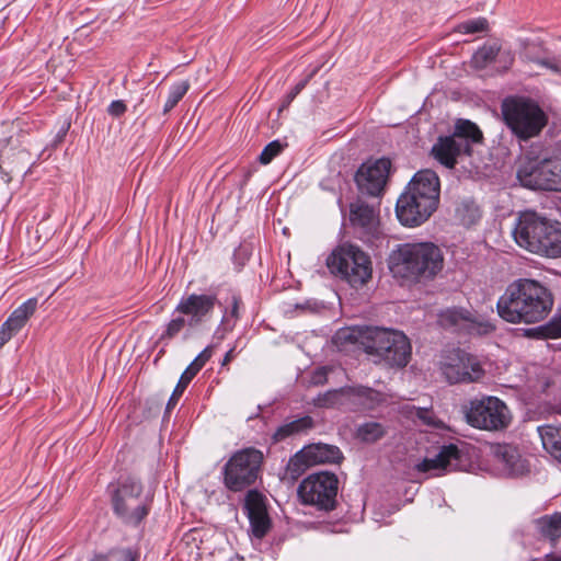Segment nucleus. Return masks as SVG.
Segmentation results:
<instances>
[{
	"instance_id": "nucleus-30",
	"label": "nucleus",
	"mask_w": 561,
	"mask_h": 561,
	"mask_svg": "<svg viewBox=\"0 0 561 561\" xmlns=\"http://www.w3.org/2000/svg\"><path fill=\"white\" fill-rule=\"evenodd\" d=\"M499 51L500 47L496 44L484 45L479 48L472 56V65L477 69L485 68L496 58Z\"/></svg>"
},
{
	"instance_id": "nucleus-29",
	"label": "nucleus",
	"mask_w": 561,
	"mask_h": 561,
	"mask_svg": "<svg viewBox=\"0 0 561 561\" xmlns=\"http://www.w3.org/2000/svg\"><path fill=\"white\" fill-rule=\"evenodd\" d=\"M348 388L327 391L314 399V404L320 408L348 407Z\"/></svg>"
},
{
	"instance_id": "nucleus-14",
	"label": "nucleus",
	"mask_w": 561,
	"mask_h": 561,
	"mask_svg": "<svg viewBox=\"0 0 561 561\" xmlns=\"http://www.w3.org/2000/svg\"><path fill=\"white\" fill-rule=\"evenodd\" d=\"M439 370L449 383L474 382L484 370L477 357L461 350H450L442 354Z\"/></svg>"
},
{
	"instance_id": "nucleus-10",
	"label": "nucleus",
	"mask_w": 561,
	"mask_h": 561,
	"mask_svg": "<svg viewBox=\"0 0 561 561\" xmlns=\"http://www.w3.org/2000/svg\"><path fill=\"white\" fill-rule=\"evenodd\" d=\"M517 179L527 188L561 192V158L554 151L540 161L524 162L517 170Z\"/></svg>"
},
{
	"instance_id": "nucleus-38",
	"label": "nucleus",
	"mask_w": 561,
	"mask_h": 561,
	"mask_svg": "<svg viewBox=\"0 0 561 561\" xmlns=\"http://www.w3.org/2000/svg\"><path fill=\"white\" fill-rule=\"evenodd\" d=\"M417 416L424 424L433 427H442L444 424L439 421L432 411L426 409H419Z\"/></svg>"
},
{
	"instance_id": "nucleus-45",
	"label": "nucleus",
	"mask_w": 561,
	"mask_h": 561,
	"mask_svg": "<svg viewBox=\"0 0 561 561\" xmlns=\"http://www.w3.org/2000/svg\"><path fill=\"white\" fill-rule=\"evenodd\" d=\"M0 171L2 172L3 176L2 179L4 180V182L9 183L11 181V175L10 173L13 171V170H10V171H5L4 170V161H2L0 163Z\"/></svg>"
},
{
	"instance_id": "nucleus-48",
	"label": "nucleus",
	"mask_w": 561,
	"mask_h": 561,
	"mask_svg": "<svg viewBox=\"0 0 561 561\" xmlns=\"http://www.w3.org/2000/svg\"><path fill=\"white\" fill-rule=\"evenodd\" d=\"M91 561H107V558L105 556L99 554L95 556ZM128 561H135L130 553H128Z\"/></svg>"
},
{
	"instance_id": "nucleus-43",
	"label": "nucleus",
	"mask_w": 561,
	"mask_h": 561,
	"mask_svg": "<svg viewBox=\"0 0 561 561\" xmlns=\"http://www.w3.org/2000/svg\"><path fill=\"white\" fill-rule=\"evenodd\" d=\"M328 371H329V369L327 367L318 368L312 374L311 383H313V385H322L323 382H325L327 381Z\"/></svg>"
},
{
	"instance_id": "nucleus-21",
	"label": "nucleus",
	"mask_w": 561,
	"mask_h": 561,
	"mask_svg": "<svg viewBox=\"0 0 561 561\" xmlns=\"http://www.w3.org/2000/svg\"><path fill=\"white\" fill-rule=\"evenodd\" d=\"M37 308V299L30 298L19 306L0 328V348H2L26 324Z\"/></svg>"
},
{
	"instance_id": "nucleus-32",
	"label": "nucleus",
	"mask_w": 561,
	"mask_h": 561,
	"mask_svg": "<svg viewBox=\"0 0 561 561\" xmlns=\"http://www.w3.org/2000/svg\"><path fill=\"white\" fill-rule=\"evenodd\" d=\"M468 320L469 321L466 325V331H468L470 334L486 335L495 330V327L492 322L473 317L471 313H469Z\"/></svg>"
},
{
	"instance_id": "nucleus-1",
	"label": "nucleus",
	"mask_w": 561,
	"mask_h": 561,
	"mask_svg": "<svg viewBox=\"0 0 561 561\" xmlns=\"http://www.w3.org/2000/svg\"><path fill=\"white\" fill-rule=\"evenodd\" d=\"M334 343L340 347L360 344L375 363L390 367H405L411 357V344L405 334L386 328H343L334 335Z\"/></svg>"
},
{
	"instance_id": "nucleus-51",
	"label": "nucleus",
	"mask_w": 561,
	"mask_h": 561,
	"mask_svg": "<svg viewBox=\"0 0 561 561\" xmlns=\"http://www.w3.org/2000/svg\"><path fill=\"white\" fill-rule=\"evenodd\" d=\"M543 561H561V557L556 554H547Z\"/></svg>"
},
{
	"instance_id": "nucleus-6",
	"label": "nucleus",
	"mask_w": 561,
	"mask_h": 561,
	"mask_svg": "<svg viewBox=\"0 0 561 561\" xmlns=\"http://www.w3.org/2000/svg\"><path fill=\"white\" fill-rule=\"evenodd\" d=\"M483 139L480 128L468 119H458L453 135L439 137L432 148L433 157L448 169L471 156V146Z\"/></svg>"
},
{
	"instance_id": "nucleus-3",
	"label": "nucleus",
	"mask_w": 561,
	"mask_h": 561,
	"mask_svg": "<svg viewBox=\"0 0 561 561\" xmlns=\"http://www.w3.org/2000/svg\"><path fill=\"white\" fill-rule=\"evenodd\" d=\"M440 194L438 175L430 170L414 174L396 205L399 221L407 227H417L437 209Z\"/></svg>"
},
{
	"instance_id": "nucleus-24",
	"label": "nucleus",
	"mask_w": 561,
	"mask_h": 561,
	"mask_svg": "<svg viewBox=\"0 0 561 561\" xmlns=\"http://www.w3.org/2000/svg\"><path fill=\"white\" fill-rule=\"evenodd\" d=\"M538 433L543 449L561 462V426H539Z\"/></svg>"
},
{
	"instance_id": "nucleus-16",
	"label": "nucleus",
	"mask_w": 561,
	"mask_h": 561,
	"mask_svg": "<svg viewBox=\"0 0 561 561\" xmlns=\"http://www.w3.org/2000/svg\"><path fill=\"white\" fill-rule=\"evenodd\" d=\"M390 167V160L385 158L362 164L355 175L359 191L370 196H379L385 188Z\"/></svg>"
},
{
	"instance_id": "nucleus-52",
	"label": "nucleus",
	"mask_w": 561,
	"mask_h": 561,
	"mask_svg": "<svg viewBox=\"0 0 561 561\" xmlns=\"http://www.w3.org/2000/svg\"><path fill=\"white\" fill-rule=\"evenodd\" d=\"M554 151L559 154V157L561 158V140L558 141L557 146H556V149Z\"/></svg>"
},
{
	"instance_id": "nucleus-26",
	"label": "nucleus",
	"mask_w": 561,
	"mask_h": 561,
	"mask_svg": "<svg viewBox=\"0 0 561 561\" xmlns=\"http://www.w3.org/2000/svg\"><path fill=\"white\" fill-rule=\"evenodd\" d=\"M455 217L461 225L470 227L480 220L481 210L473 201L465 199L457 204Z\"/></svg>"
},
{
	"instance_id": "nucleus-22",
	"label": "nucleus",
	"mask_w": 561,
	"mask_h": 561,
	"mask_svg": "<svg viewBox=\"0 0 561 561\" xmlns=\"http://www.w3.org/2000/svg\"><path fill=\"white\" fill-rule=\"evenodd\" d=\"M350 220L353 226L362 228L367 236L379 233V216L375 206L357 199L350 206Z\"/></svg>"
},
{
	"instance_id": "nucleus-37",
	"label": "nucleus",
	"mask_w": 561,
	"mask_h": 561,
	"mask_svg": "<svg viewBox=\"0 0 561 561\" xmlns=\"http://www.w3.org/2000/svg\"><path fill=\"white\" fill-rule=\"evenodd\" d=\"M537 65L545 67L553 73L561 75V57H547L534 60Z\"/></svg>"
},
{
	"instance_id": "nucleus-8",
	"label": "nucleus",
	"mask_w": 561,
	"mask_h": 561,
	"mask_svg": "<svg viewBox=\"0 0 561 561\" xmlns=\"http://www.w3.org/2000/svg\"><path fill=\"white\" fill-rule=\"evenodd\" d=\"M327 265L332 274L341 276L355 288L365 285L371 278L369 256L353 244H344L334 250L327 259Z\"/></svg>"
},
{
	"instance_id": "nucleus-23",
	"label": "nucleus",
	"mask_w": 561,
	"mask_h": 561,
	"mask_svg": "<svg viewBox=\"0 0 561 561\" xmlns=\"http://www.w3.org/2000/svg\"><path fill=\"white\" fill-rule=\"evenodd\" d=\"M347 388V400L351 408L370 410L385 401V396L371 388L363 386Z\"/></svg>"
},
{
	"instance_id": "nucleus-49",
	"label": "nucleus",
	"mask_w": 561,
	"mask_h": 561,
	"mask_svg": "<svg viewBox=\"0 0 561 561\" xmlns=\"http://www.w3.org/2000/svg\"><path fill=\"white\" fill-rule=\"evenodd\" d=\"M178 401H179V399L173 398V396H171L168 401V404H167V410L168 411L172 410L176 405Z\"/></svg>"
},
{
	"instance_id": "nucleus-20",
	"label": "nucleus",
	"mask_w": 561,
	"mask_h": 561,
	"mask_svg": "<svg viewBox=\"0 0 561 561\" xmlns=\"http://www.w3.org/2000/svg\"><path fill=\"white\" fill-rule=\"evenodd\" d=\"M244 510L250 520L252 535L259 539L263 538L271 526L263 495L257 491H249Z\"/></svg>"
},
{
	"instance_id": "nucleus-19",
	"label": "nucleus",
	"mask_w": 561,
	"mask_h": 561,
	"mask_svg": "<svg viewBox=\"0 0 561 561\" xmlns=\"http://www.w3.org/2000/svg\"><path fill=\"white\" fill-rule=\"evenodd\" d=\"M492 454L496 462L502 466L507 474L518 477L529 472V461L517 446L497 444L492 447Z\"/></svg>"
},
{
	"instance_id": "nucleus-53",
	"label": "nucleus",
	"mask_w": 561,
	"mask_h": 561,
	"mask_svg": "<svg viewBox=\"0 0 561 561\" xmlns=\"http://www.w3.org/2000/svg\"><path fill=\"white\" fill-rule=\"evenodd\" d=\"M560 412H561V407H560Z\"/></svg>"
},
{
	"instance_id": "nucleus-2",
	"label": "nucleus",
	"mask_w": 561,
	"mask_h": 561,
	"mask_svg": "<svg viewBox=\"0 0 561 561\" xmlns=\"http://www.w3.org/2000/svg\"><path fill=\"white\" fill-rule=\"evenodd\" d=\"M552 306V295L545 286L533 279L520 278L506 287L496 309L506 322L531 324L545 320Z\"/></svg>"
},
{
	"instance_id": "nucleus-42",
	"label": "nucleus",
	"mask_w": 561,
	"mask_h": 561,
	"mask_svg": "<svg viewBox=\"0 0 561 561\" xmlns=\"http://www.w3.org/2000/svg\"><path fill=\"white\" fill-rule=\"evenodd\" d=\"M197 371L193 369L191 366H187V368L183 371V374L180 377V380L178 385L181 386V388L186 389L191 380L196 376Z\"/></svg>"
},
{
	"instance_id": "nucleus-7",
	"label": "nucleus",
	"mask_w": 561,
	"mask_h": 561,
	"mask_svg": "<svg viewBox=\"0 0 561 561\" xmlns=\"http://www.w3.org/2000/svg\"><path fill=\"white\" fill-rule=\"evenodd\" d=\"M505 124L520 140H528L540 134L547 124L543 111L525 98H508L502 103Z\"/></svg>"
},
{
	"instance_id": "nucleus-25",
	"label": "nucleus",
	"mask_w": 561,
	"mask_h": 561,
	"mask_svg": "<svg viewBox=\"0 0 561 561\" xmlns=\"http://www.w3.org/2000/svg\"><path fill=\"white\" fill-rule=\"evenodd\" d=\"M535 525L538 533L552 542L561 537V513L545 515L536 519Z\"/></svg>"
},
{
	"instance_id": "nucleus-13",
	"label": "nucleus",
	"mask_w": 561,
	"mask_h": 561,
	"mask_svg": "<svg viewBox=\"0 0 561 561\" xmlns=\"http://www.w3.org/2000/svg\"><path fill=\"white\" fill-rule=\"evenodd\" d=\"M337 486L339 480L334 473H312L300 482L298 495L304 504L331 511L335 506Z\"/></svg>"
},
{
	"instance_id": "nucleus-50",
	"label": "nucleus",
	"mask_w": 561,
	"mask_h": 561,
	"mask_svg": "<svg viewBox=\"0 0 561 561\" xmlns=\"http://www.w3.org/2000/svg\"><path fill=\"white\" fill-rule=\"evenodd\" d=\"M232 357H233V350L231 348L226 353L224 360H222V365H226L227 363H229L232 359Z\"/></svg>"
},
{
	"instance_id": "nucleus-41",
	"label": "nucleus",
	"mask_w": 561,
	"mask_h": 561,
	"mask_svg": "<svg viewBox=\"0 0 561 561\" xmlns=\"http://www.w3.org/2000/svg\"><path fill=\"white\" fill-rule=\"evenodd\" d=\"M127 107L121 100L113 101L108 107L107 113L114 117H119L126 112Z\"/></svg>"
},
{
	"instance_id": "nucleus-12",
	"label": "nucleus",
	"mask_w": 561,
	"mask_h": 561,
	"mask_svg": "<svg viewBox=\"0 0 561 561\" xmlns=\"http://www.w3.org/2000/svg\"><path fill=\"white\" fill-rule=\"evenodd\" d=\"M263 454L254 448L236 453L225 465V485L233 492L253 484L259 478Z\"/></svg>"
},
{
	"instance_id": "nucleus-31",
	"label": "nucleus",
	"mask_w": 561,
	"mask_h": 561,
	"mask_svg": "<svg viewBox=\"0 0 561 561\" xmlns=\"http://www.w3.org/2000/svg\"><path fill=\"white\" fill-rule=\"evenodd\" d=\"M190 89L188 81H180L170 87L168 99L163 106V113H169L186 94Z\"/></svg>"
},
{
	"instance_id": "nucleus-5",
	"label": "nucleus",
	"mask_w": 561,
	"mask_h": 561,
	"mask_svg": "<svg viewBox=\"0 0 561 561\" xmlns=\"http://www.w3.org/2000/svg\"><path fill=\"white\" fill-rule=\"evenodd\" d=\"M388 266L396 278H432L443 268V254L432 242L402 243L390 253Z\"/></svg>"
},
{
	"instance_id": "nucleus-4",
	"label": "nucleus",
	"mask_w": 561,
	"mask_h": 561,
	"mask_svg": "<svg viewBox=\"0 0 561 561\" xmlns=\"http://www.w3.org/2000/svg\"><path fill=\"white\" fill-rule=\"evenodd\" d=\"M514 241L522 249L547 257L561 256V222L550 220L536 211L518 214L512 230Z\"/></svg>"
},
{
	"instance_id": "nucleus-39",
	"label": "nucleus",
	"mask_w": 561,
	"mask_h": 561,
	"mask_svg": "<svg viewBox=\"0 0 561 561\" xmlns=\"http://www.w3.org/2000/svg\"><path fill=\"white\" fill-rule=\"evenodd\" d=\"M210 357L211 348L206 347L195 357V359L188 366H191L193 369H195V371L198 373L204 367V365L210 359Z\"/></svg>"
},
{
	"instance_id": "nucleus-28",
	"label": "nucleus",
	"mask_w": 561,
	"mask_h": 561,
	"mask_svg": "<svg viewBox=\"0 0 561 561\" xmlns=\"http://www.w3.org/2000/svg\"><path fill=\"white\" fill-rule=\"evenodd\" d=\"M312 426H313L312 419L310 416H304V417L294 420L289 423H286V424L279 426L275 431V433L273 435V439L275 442H280L291 435L302 433V432L311 428Z\"/></svg>"
},
{
	"instance_id": "nucleus-11",
	"label": "nucleus",
	"mask_w": 561,
	"mask_h": 561,
	"mask_svg": "<svg viewBox=\"0 0 561 561\" xmlns=\"http://www.w3.org/2000/svg\"><path fill=\"white\" fill-rule=\"evenodd\" d=\"M466 420L479 430L501 431L510 425L512 414L504 401L490 396L471 400L466 410Z\"/></svg>"
},
{
	"instance_id": "nucleus-36",
	"label": "nucleus",
	"mask_w": 561,
	"mask_h": 561,
	"mask_svg": "<svg viewBox=\"0 0 561 561\" xmlns=\"http://www.w3.org/2000/svg\"><path fill=\"white\" fill-rule=\"evenodd\" d=\"M187 325V319H185L182 314L179 317L172 319L168 325L165 332L162 334V337L172 339L179 332L182 331V329Z\"/></svg>"
},
{
	"instance_id": "nucleus-18",
	"label": "nucleus",
	"mask_w": 561,
	"mask_h": 561,
	"mask_svg": "<svg viewBox=\"0 0 561 561\" xmlns=\"http://www.w3.org/2000/svg\"><path fill=\"white\" fill-rule=\"evenodd\" d=\"M216 301L217 298L213 295L192 294L180 300L175 311L182 316H186L187 325L194 328L201 324L206 317L211 313Z\"/></svg>"
},
{
	"instance_id": "nucleus-9",
	"label": "nucleus",
	"mask_w": 561,
	"mask_h": 561,
	"mask_svg": "<svg viewBox=\"0 0 561 561\" xmlns=\"http://www.w3.org/2000/svg\"><path fill=\"white\" fill-rule=\"evenodd\" d=\"M114 512L127 524L137 525L148 514V505L142 496V485L128 477L117 484H110Z\"/></svg>"
},
{
	"instance_id": "nucleus-33",
	"label": "nucleus",
	"mask_w": 561,
	"mask_h": 561,
	"mask_svg": "<svg viewBox=\"0 0 561 561\" xmlns=\"http://www.w3.org/2000/svg\"><path fill=\"white\" fill-rule=\"evenodd\" d=\"M383 435V428L379 423L368 422L360 425L357 430V436L367 443H373Z\"/></svg>"
},
{
	"instance_id": "nucleus-34",
	"label": "nucleus",
	"mask_w": 561,
	"mask_h": 561,
	"mask_svg": "<svg viewBox=\"0 0 561 561\" xmlns=\"http://www.w3.org/2000/svg\"><path fill=\"white\" fill-rule=\"evenodd\" d=\"M488 27V21L484 18H478L463 22L458 25V31L463 34H473L485 31Z\"/></svg>"
},
{
	"instance_id": "nucleus-47",
	"label": "nucleus",
	"mask_w": 561,
	"mask_h": 561,
	"mask_svg": "<svg viewBox=\"0 0 561 561\" xmlns=\"http://www.w3.org/2000/svg\"><path fill=\"white\" fill-rule=\"evenodd\" d=\"M184 390L185 389L181 388L180 385H176V387H175V389L173 390V393H172L173 398L179 399L183 394Z\"/></svg>"
},
{
	"instance_id": "nucleus-35",
	"label": "nucleus",
	"mask_w": 561,
	"mask_h": 561,
	"mask_svg": "<svg viewBox=\"0 0 561 561\" xmlns=\"http://www.w3.org/2000/svg\"><path fill=\"white\" fill-rule=\"evenodd\" d=\"M283 144L278 140H274L265 146L262 150L259 160L262 164H268L276 156L283 151Z\"/></svg>"
},
{
	"instance_id": "nucleus-17",
	"label": "nucleus",
	"mask_w": 561,
	"mask_h": 561,
	"mask_svg": "<svg viewBox=\"0 0 561 561\" xmlns=\"http://www.w3.org/2000/svg\"><path fill=\"white\" fill-rule=\"evenodd\" d=\"M467 466L462 450L455 444L444 445L434 458H425L415 468L421 472L432 470L457 471Z\"/></svg>"
},
{
	"instance_id": "nucleus-40",
	"label": "nucleus",
	"mask_w": 561,
	"mask_h": 561,
	"mask_svg": "<svg viewBox=\"0 0 561 561\" xmlns=\"http://www.w3.org/2000/svg\"><path fill=\"white\" fill-rule=\"evenodd\" d=\"M550 337H561V314L556 316L546 328Z\"/></svg>"
},
{
	"instance_id": "nucleus-46",
	"label": "nucleus",
	"mask_w": 561,
	"mask_h": 561,
	"mask_svg": "<svg viewBox=\"0 0 561 561\" xmlns=\"http://www.w3.org/2000/svg\"><path fill=\"white\" fill-rule=\"evenodd\" d=\"M239 302H240L239 298H238V297H236V296H233V297H232V310H231V314H232L233 317H236V318L238 317Z\"/></svg>"
},
{
	"instance_id": "nucleus-27",
	"label": "nucleus",
	"mask_w": 561,
	"mask_h": 561,
	"mask_svg": "<svg viewBox=\"0 0 561 561\" xmlns=\"http://www.w3.org/2000/svg\"><path fill=\"white\" fill-rule=\"evenodd\" d=\"M469 311L465 309H447L442 311L438 321L442 327L455 330H466L469 319Z\"/></svg>"
},
{
	"instance_id": "nucleus-44",
	"label": "nucleus",
	"mask_w": 561,
	"mask_h": 561,
	"mask_svg": "<svg viewBox=\"0 0 561 561\" xmlns=\"http://www.w3.org/2000/svg\"><path fill=\"white\" fill-rule=\"evenodd\" d=\"M307 80L298 82L286 96V104H289L305 88Z\"/></svg>"
},
{
	"instance_id": "nucleus-15",
	"label": "nucleus",
	"mask_w": 561,
	"mask_h": 561,
	"mask_svg": "<svg viewBox=\"0 0 561 561\" xmlns=\"http://www.w3.org/2000/svg\"><path fill=\"white\" fill-rule=\"evenodd\" d=\"M343 459L339 447L329 444H311L298 451L288 462L293 477L304 473L307 467L322 463H339Z\"/></svg>"
}]
</instances>
